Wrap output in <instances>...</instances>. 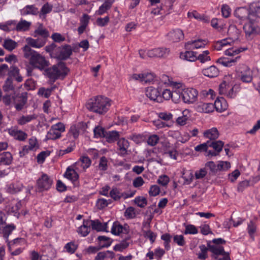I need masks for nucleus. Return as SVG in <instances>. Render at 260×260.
Segmentation results:
<instances>
[{
  "instance_id": "nucleus-8",
  "label": "nucleus",
  "mask_w": 260,
  "mask_h": 260,
  "mask_svg": "<svg viewBox=\"0 0 260 260\" xmlns=\"http://www.w3.org/2000/svg\"><path fill=\"white\" fill-rule=\"evenodd\" d=\"M55 51L57 52V53L56 55H53L54 58L59 60H66L72 54V49L70 45H65L57 48Z\"/></svg>"
},
{
  "instance_id": "nucleus-58",
  "label": "nucleus",
  "mask_w": 260,
  "mask_h": 260,
  "mask_svg": "<svg viewBox=\"0 0 260 260\" xmlns=\"http://www.w3.org/2000/svg\"><path fill=\"white\" fill-rule=\"evenodd\" d=\"M56 45L54 43H52L50 45H47L45 47V51L49 53L50 56L52 58H54L53 55H56L57 52L55 51L56 49Z\"/></svg>"
},
{
  "instance_id": "nucleus-59",
  "label": "nucleus",
  "mask_w": 260,
  "mask_h": 260,
  "mask_svg": "<svg viewBox=\"0 0 260 260\" xmlns=\"http://www.w3.org/2000/svg\"><path fill=\"white\" fill-rule=\"evenodd\" d=\"M129 243L126 241L124 240L120 243L116 244L114 247V250L118 251H122L124 249H126L129 246Z\"/></svg>"
},
{
  "instance_id": "nucleus-4",
  "label": "nucleus",
  "mask_w": 260,
  "mask_h": 260,
  "mask_svg": "<svg viewBox=\"0 0 260 260\" xmlns=\"http://www.w3.org/2000/svg\"><path fill=\"white\" fill-rule=\"evenodd\" d=\"M68 69L64 63L60 62L46 70V73L53 81L60 78H64L68 72Z\"/></svg>"
},
{
  "instance_id": "nucleus-48",
  "label": "nucleus",
  "mask_w": 260,
  "mask_h": 260,
  "mask_svg": "<svg viewBox=\"0 0 260 260\" xmlns=\"http://www.w3.org/2000/svg\"><path fill=\"white\" fill-rule=\"evenodd\" d=\"M209 147H212L217 153L222 150L224 144L223 142L221 141H209Z\"/></svg>"
},
{
  "instance_id": "nucleus-57",
  "label": "nucleus",
  "mask_w": 260,
  "mask_h": 260,
  "mask_svg": "<svg viewBox=\"0 0 260 260\" xmlns=\"http://www.w3.org/2000/svg\"><path fill=\"white\" fill-rule=\"evenodd\" d=\"M188 112L187 110H185L183 111V116L179 117L176 120L177 123L180 125H185L187 121L188 120V117L187 116V113Z\"/></svg>"
},
{
  "instance_id": "nucleus-41",
  "label": "nucleus",
  "mask_w": 260,
  "mask_h": 260,
  "mask_svg": "<svg viewBox=\"0 0 260 260\" xmlns=\"http://www.w3.org/2000/svg\"><path fill=\"white\" fill-rule=\"evenodd\" d=\"M209 54L210 52L208 50L204 51L198 56L196 55L197 60H198L202 63L208 62L211 60Z\"/></svg>"
},
{
  "instance_id": "nucleus-36",
  "label": "nucleus",
  "mask_w": 260,
  "mask_h": 260,
  "mask_svg": "<svg viewBox=\"0 0 260 260\" xmlns=\"http://www.w3.org/2000/svg\"><path fill=\"white\" fill-rule=\"evenodd\" d=\"M39 10L34 5H27L21 10V14L22 15H37Z\"/></svg>"
},
{
  "instance_id": "nucleus-53",
  "label": "nucleus",
  "mask_w": 260,
  "mask_h": 260,
  "mask_svg": "<svg viewBox=\"0 0 260 260\" xmlns=\"http://www.w3.org/2000/svg\"><path fill=\"white\" fill-rule=\"evenodd\" d=\"M61 134L60 132L55 130V129L51 126V128L48 131L46 135V138L48 139L55 140L60 138Z\"/></svg>"
},
{
  "instance_id": "nucleus-23",
  "label": "nucleus",
  "mask_w": 260,
  "mask_h": 260,
  "mask_svg": "<svg viewBox=\"0 0 260 260\" xmlns=\"http://www.w3.org/2000/svg\"><path fill=\"white\" fill-rule=\"evenodd\" d=\"M203 137L212 141L217 139L219 136V133L216 127H213L206 129L203 133Z\"/></svg>"
},
{
  "instance_id": "nucleus-11",
  "label": "nucleus",
  "mask_w": 260,
  "mask_h": 260,
  "mask_svg": "<svg viewBox=\"0 0 260 260\" xmlns=\"http://www.w3.org/2000/svg\"><path fill=\"white\" fill-rule=\"evenodd\" d=\"M8 132L14 139L19 141H24L27 137V134L26 133L18 129L16 126L8 129Z\"/></svg>"
},
{
  "instance_id": "nucleus-17",
  "label": "nucleus",
  "mask_w": 260,
  "mask_h": 260,
  "mask_svg": "<svg viewBox=\"0 0 260 260\" xmlns=\"http://www.w3.org/2000/svg\"><path fill=\"white\" fill-rule=\"evenodd\" d=\"M146 95L151 100L161 102L162 98L159 90L153 87H148L146 89Z\"/></svg>"
},
{
  "instance_id": "nucleus-42",
  "label": "nucleus",
  "mask_w": 260,
  "mask_h": 260,
  "mask_svg": "<svg viewBox=\"0 0 260 260\" xmlns=\"http://www.w3.org/2000/svg\"><path fill=\"white\" fill-rule=\"evenodd\" d=\"M78 245L74 241H71L65 244L63 247L64 251L70 254L74 253L78 248Z\"/></svg>"
},
{
  "instance_id": "nucleus-12",
  "label": "nucleus",
  "mask_w": 260,
  "mask_h": 260,
  "mask_svg": "<svg viewBox=\"0 0 260 260\" xmlns=\"http://www.w3.org/2000/svg\"><path fill=\"white\" fill-rule=\"evenodd\" d=\"M91 163V161L88 156H83L74 164V167L78 172H84L90 166Z\"/></svg>"
},
{
  "instance_id": "nucleus-30",
  "label": "nucleus",
  "mask_w": 260,
  "mask_h": 260,
  "mask_svg": "<svg viewBox=\"0 0 260 260\" xmlns=\"http://www.w3.org/2000/svg\"><path fill=\"white\" fill-rule=\"evenodd\" d=\"M114 0H106L105 2L99 7L95 13L99 15H102L110 10L114 3Z\"/></svg>"
},
{
  "instance_id": "nucleus-15",
  "label": "nucleus",
  "mask_w": 260,
  "mask_h": 260,
  "mask_svg": "<svg viewBox=\"0 0 260 260\" xmlns=\"http://www.w3.org/2000/svg\"><path fill=\"white\" fill-rule=\"evenodd\" d=\"M207 44V41L203 39L190 40L185 43V47L188 49L193 50L203 48Z\"/></svg>"
},
{
  "instance_id": "nucleus-6",
  "label": "nucleus",
  "mask_w": 260,
  "mask_h": 260,
  "mask_svg": "<svg viewBox=\"0 0 260 260\" xmlns=\"http://www.w3.org/2000/svg\"><path fill=\"white\" fill-rule=\"evenodd\" d=\"M53 183L52 179L47 174H43L37 180V186L39 191H43L49 189Z\"/></svg>"
},
{
  "instance_id": "nucleus-37",
  "label": "nucleus",
  "mask_w": 260,
  "mask_h": 260,
  "mask_svg": "<svg viewBox=\"0 0 260 260\" xmlns=\"http://www.w3.org/2000/svg\"><path fill=\"white\" fill-rule=\"evenodd\" d=\"M88 221L84 220L83 224L77 230V232L82 237L86 236L89 233L90 227Z\"/></svg>"
},
{
  "instance_id": "nucleus-7",
  "label": "nucleus",
  "mask_w": 260,
  "mask_h": 260,
  "mask_svg": "<svg viewBox=\"0 0 260 260\" xmlns=\"http://www.w3.org/2000/svg\"><path fill=\"white\" fill-rule=\"evenodd\" d=\"M198 92L193 88H186L182 92V98L185 103H192L197 99Z\"/></svg>"
},
{
  "instance_id": "nucleus-55",
  "label": "nucleus",
  "mask_w": 260,
  "mask_h": 260,
  "mask_svg": "<svg viewBox=\"0 0 260 260\" xmlns=\"http://www.w3.org/2000/svg\"><path fill=\"white\" fill-rule=\"evenodd\" d=\"M134 203L139 207L144 208L147 205V200L144 197L138 196L135 198Z\"/></svg>"
},
{
  "instance_id": "nucleus-14",
  "label": "nucleus",
  "mask_w": 260,
  "mask_h": 260,
  "mask_svg": "<svg viewBox=\"0 0 260 260\" xmlns=\"http://www.w3.org/2000/svg\"><path fill=\"white\" fill-rule=\"evenodd\" d=\"M219 92L220 94L226 95L229 98H234L236 95V92L234 91V87L227 85L225 82L219 85Z\"/></svg>"
},
{
  "instance_id": "nucleus-33",
  "label": "nucleus",
  "mask_w": 260,
  "mask_h": 260,
  "mask_svg": "<svg viewBox=\"0 0 260 260\" xmlns=\"http://www.w3.org/2000/svg\"><path fill=\"white\" fill-rule=\"evenodd\" d=\"M115 254L113 251L107 250L99 252L95 257L94 260H107L112 259L114 257Z\"/></svg>"
},
{
  "instance_id": "nucleus-35",
  "label": "nucleus",
  "mask_w": 260,
  "mask_h": 260,
  "mask_svg": "<svg viewBox=\"0 0 260 260\" xmlns=\"http://www.w3.org/2000/svg\"><path fill=\"white\" fill-rule=\"evenodd\" d=\"M13 160V157L9 152H5L0 155V166L10 165Z\"/></svg>"
},
{
  "instance_id": "nucleus-1",
  "label": "nucleus",
  "mask_w": 260,
  "mask_h": 260,
  "mask_svg": "<svg viewBox=\"0 0 260 260\" xmlns=\"http://www.w3.org/2000/svg\"><path fill=\"white\" fill-rule=\"evenodd\" d=\"M22 50L24 57L29 60V64L34 68L42 71L48 66L49 62L45 57L28 45H25Z\"/></svg>"
},
{
  "instance_id": "nucleus-56",
  "label": "nucleus",
  "mask_w": 260,
  "mask_h": 260,
  "mask_svg": "<svg viewBox=\"0 0 260 260\" xmlns=\"http://www.w3.org/2000/svg\"><path fill=\"white\" fill-rule=\"evenodd\" d=\"M184 226L185 228L184 232L185 235H195L198 233V229L193 224H184Z\"/></svg>"
},
{
  "instance_id": "nucleus-13",
  "label": "nucleus",
  "mask_w": 260,
  "mask_h": 260,
  "mask_svg": "<svg viewBox=\"0 0 260 260\" xmlns=\"http://www.w3.org/2000/svg\"><path fill=\"white\" fill-rule=\"evenodd\" d=\"M13 104L17 111H21L27 103V96L25 94L17 95L12 97Z\"/></svg>"
},
{
  "instance_id": "nucleus-47",
  "label": "nucleus",
  "mask_w": 260,
  "mask_h": 260,
  "mask_svg": "<svg viewBox=\"0 0 260 260\" xmlns=\"http://www.w3.org/2000/svg\"><path fill=\"white\" fill-rule=\"evenodd\" d=\"M55 88V86L52 87L50 88H45L44 87L40 88L38 91V94L39 96H43L45 98H48Z\"/></svg>"
},
{
  "instance_id": "nucleus-50",
  "label": "nucleus",
  "mask_w": 260,
  "mask_h": 260,
  "mask_svg": "<svg viewBox=\"0 0 260 260\" xmlns=\"http://www.w3.org/2000/svg\"><path fill=\"white\" fill-rule=\"evenodd\" d=\"M109 196L114 200L118 201L123 198V192L117 188H113L110 191Z\"/></svg>"
},
{
  "instance_id": "nucleus-26",
  "label": "nucleus",
  "mask_w": 260,
  "mask_h": 260,
  "mask_svg": "<svg viewBox=\"0 0 260 260\" xmlns=\"http://www.w3.org/2000/svg\"><path fill=\"white\" fill-rule=\"evenodd\" d=\"M127 225H122L119 222L115 221L113 223L111 232L114 235H119L121 233L127 232Z\"/></svg>"
},
{
  "instance_id": "nucleus-43",
  "label": "nucleus",
  "mask_w": 260,
  "mask_h": 260,
  "mask_svg": "<svg viewBox=\"0 0 260 260\" xmlns=\"http://www.w3.org/2000/svg\"><path fill=\"white\" fill-rule=\"evenodd\" d=\"M240 58L239 56H237L234 59H229L226 58H220L218 59L217 62L223 65L224 67H230L233 63L236 62L237 59Z\"/></svg>"
},
{
  "instance_id": "nucleus-44",
  "label": "nucleus",
  "mask_w": 260,
  "mask_h": 260,
  "mask_svg": "<svg viewBox=\"0 0 260 260\" xmlns=\"http://www.w3.org/2000/svg\"><path fill=\"white\" fill-rule=\"evenodd\" d=\"M180 84H177L176 86H177V89H176L172 91V97L171 98V100L175 103H178L181 99V96H182V92L181 89L179 88V85Z\"/></svg>"
},
{
  "instance_id": "nucleus-61",
  "label": "nucleus",
  "mask_w": 260,
  "mask_h": 260,
  "mask_svg": "<svg viewBox=\"0 0 260 260\" xmlns=\"http://www.w3.org/2000/svg\"><path fill=\"white\" fill-rule=\"evenodd\" d=\"M201 251L198 254V257L200 259H205L207 257V248L202 245L200 246Z\"/></svg>"
},
{
  "instance_id": "nucleus-51",
  "label": "nucleus",
  "mask_w": 260,
  "mask_h": 260,
  "mask_svg": "<svg viewBox=\"0 0 260 260\" xmlns=\"http://www.w3.org/2000/svg\"><path fill=\"white\" fill-rule=\"evenodd\" d=\"M52 8L53 6L48 3L44 4L41 9L39 14L40 17L41 18H45V15L52 11Z\"/></svg>"
},
{
  "instance_id": "nucleus-64",
  "label": "nucleus",
  "mask_w": 260,
  "mask_h": 260,
  "mask_svg": "<svg viewBox=\"0 0 260 260\" xmlns=\"http://www.w3.org/2000/svg\"><path fill=\"white\" fill-rule=\"evenodd\" d=\"M3 90L6 92L13 90L14 87L13 85L12 80L9 78L7 79L3 85Z\"/></svg>"
},
{
  "instance_id": "nucleus-38",
  "label": "nucleus",
  "mask_w": 260,
  "mask_h": 260,
  "mask_svg": "<svg viewBox=\"0 0 260 260\" xmlns=\"http://www.w3.org/2000/svg\"><path fill=\"white\" fill-rule=\"evenodd\" d=\"M182 178L184 180V184H189L193 180V174L190 170L183 169L182 171Z\"/></svg>"
},
{
  "instance_id": "nucleus-62",
  "label": "nucleus",
  "mask_w": 260,
  "mask_h": 260,
  "mask_svg": "<svg viewBox=\"0 0 260 260\" xmlns=\"http://www.w3.org/2000/svg\"><path fill=\"white\" fill-rule=\"evenodd\" d=\"M159 140V137L156 135H152L149 136L147 139V143L151 146H155Z\"/></svg>"
},
{
  "instance_id": "nucleus-25",
  "label": "nucleus",
  "mask_w": 260,
  "mask_h": 260,
  "mask_svg": "<svg viewBox=\"0 0 260 260\" xmlns=\"http://www.w3.org/2000/svg\"><path fill=\"white\" fill-rule=\"evenodd\" d=\"M26 42L29 47H32L35 48H40L43 47L46 44V40L44 39L38 38L34 39L32 38L28 37L26 39Z\"/></svg>"
},
{
  "instance_id": "nucleus-45",
  "label": "nucleus",
  "mask_w": 260,
  "mask_h": 260,
  "mask_svg": "<svg viewBox=\"0 0 260 260\" xmlns=\"http://www.w3.org/2000/svg\"><path fill=\"white\" fill-rule=\"evenodd\" d=\"M246 48H230L226 49L224 51V54L228 56H234L238 54L239 53L246 50Z\"/></svg>"
},
{
  "instance_id": "nucleus-63",
  "label": "nucleus",
  "mask_w": 260,
  "mask_h": 260,
  "mask_svg": "<svg viewBox=\"0 0 260 260\" xmlns=\"http://www.w3.org/2000/svg\"><path fill=\"white\" fill-rule=\"evenodd\" d=\"M160 188L157 185H151L148 191L149 195L150 197H155L159 194Z\"/></svg>"
},
{
  "instance_id": "nucleus-54",
  "label": "nucleus",
  "mask_w": 260,
  "mask_h": 260,
  "mask_svg": "<svg viewBox=\"0 0 260 260\" xmlns=\"http://www.w3.org/2000/svg\"><path fill=\"white\" fill-rule=\"evenodd\" d=\"M143 76L142 83H152L156 78L153 73L148 72L143 73Z\"/></svg>"
},
{
  "instance_id": "nucleus-32",
  "label": "nucleus",
  "mask_w": 260,
  "mask_h": 260,
  "mask_svg": "<svg viewBox=\"0 0 260 260\" xmlns=\"http://www.w3.org/2000/svg\"><path fill=\"white\" fill-rule=\"evenodd\" d=\"M37 116L35 114L22 115L17 119V122L19 125H23L31 121L36 119Z\"/></svg>"
},
{
  "instance_id": "nucleus-22",
  "label": "nucleus",
  "mask_w": 260,
  "mask_h": 260,
  "mask_svg": "<svg viewBox=\"0 0 260 260\" xmlns=\"http://www.w3.org/2000/svg\"><path fill=\"white\" fill-rule=\"evenodd\" d=\"M167 36L170 40L177 42L183 39L184 34L181 29L176 28L171 30Z\"/></svg>"
},
{
  "instance_id": "nucleus-28",
  "label": "nucleus",
  "mask_w": 260,
  "mask_h": 260,
  "mask_svg": "<svg viewBox=\"0 0 260 260\" xmlns=\"http://www.w3.org/2000/svg\"><path fill=\"white\" fill-rule=\"evenodd\" d=\"M214 106L211 103L200 102L196 106V110L199 112L210 113L213 111Z\"/></svg>"
},
{
  "instance_id": "nucleus-31",
  "label": "nucleus",
  "mask_w": 260,
  "mask_h": 260,
  "mask_svg": "<svg viewBox=\"0 0 260 260\" xmlns=\"http://www.w3.org/2000/svg\"><path fill=\"white\" fill-rule=\"evenodd\" d=\"M214 108H215L217 111L221 112L225 110L228 108V104L224 99L221 98L217 99L215 102Z\"/></svg>"
},
{
  "instance_id": "nucleus-27",
  "label": "nucleus",
  "mask_w": 260,
  "mask_h": 260,
  "mask_svg": "<svg viewBox=\"0 0 260 260\" xmlns=\"http://www.w3.org/2000/svg\"><path fill=\"white\" fill-rule=\"evenodd\" d=\"M78 172L74 167V165L68 167L64 174V176L72 181H76L79 178Z\"/></svg>"
},
{
  "instance_id": "nucleus-2",
  "label": "nucleus",
  "mask_w": 260,
  "mask_h": 260,
  "mask_svg": "<svg viewBox=\"0 0 260 260\" xmlns=\"http://www.w3.org/2000/svg\"><path fill=\"white\" fill-rule=\"evenodd\" d=\"M111 101L103 96H97L90 99L86 103V106L89 111L103 114L106 113L111 105Z\"/></svg>"
},
{
  "instance_id": "nucleus-60",
  "label": "nucleus",
  "mask_w": 260,
  "mask_h": 260,
  "mask_svg": "<svg viewBox=\"0 0 260 260\" xmlns=\"http://www.w3.org/2000/svg\"><path fill=\"white\" fill-rule=\"evenodd\" d=\"M170 181L169 177L166 175H162L158 177L157 180V183L162 186H166Z\"/></svg>"
},
{
  "instance_id": "nucleus-19",
  "label": "nucleus",
  "mask_w": 260,
  "mask_h": 260,
  "mask_svg": "<svg viewBox=\"0 0 260 260\" xmlns=\"http://www.w3.org/2000/svg\"><path fill=\"white\" fill-rule=\"evenodd\" d=\"M23 188L22 183L19 181H15L7 184L5 189L7 192L10 194H15L21 191Z\"/></svg>"
},
{
  "instance_id": "nucleus-5",
  "label": "nucleus",
  "mask_w": 260,
  "mask_h": 260,
  "mask_svg": "<svg viewBox=\"0 0 260 260\" xmlns=\"http://www.w3.org/2000/svg\"><path fill=\"white\" fill-rule=\"evenodd\" d=\"M238 77L243 83H249L253 79V71L245 64H239L236 69Z\"/></svg>"
},
{
  "instance_id": "nucleus-49",
  "label": "nucleus",
  "mask_w": 260,
  "mask_h": 260,
  "mask_svg": "<svg viewBox=\"0 0 260 260\" xmlns=\"http://www.w3.org/2000/svg\"><path fill=\"white\" fill-rule=\"evenodd\" d=\"M104 137L108 142L111 143L117 140L119 138V134L116 131H109L106 132Z\"/></svg>"
},
{
  "instance_id": "nucleus-9",
  "label": "nucleus",
  "mask_w": 260,
  "mask_h": 260,
  "mask_svg": "<svg viewBox=\"0 0 260 260\" xmlns=\"http://www.w3.org/2000/svg\"><path fill=\"white\" fill-rule=\"evenodd\" d=\"M235 16L239 19L245 21H253L254 16L250 14V10L245 7L237 8L234 12Z\"/></svg>"
},
{
  "instance_id": "nucleus-21",
  "label": "nucleus",
  "mask_w": 260,
  "mask_h": 260,
  "mask_svg": "<svg viewBox=\"0 0 260 260\" xmlns=\"http://www.w3.org/2000/svg\"><path fill=\"white\" fill-rule=\"evenodd\" d=\"M89 225H91L93 230H96L98 232H108V222L102 223L99 220H91L89 221Z\"/></svg>"
},
{
  "instance_id": "nucleus-18",
  "label": "nucleus",
  "mask_w": 260,
  "mask_h": 260,
  "mask_svg": "<svg viewBox=\"0 0 260 260\" xmlns=\"http://www.w3.org/2000/svg\"><path fill=\"white\" fill-rule=\"evenodd\" d=\"M169 52L167 48H157L147 50V55L149 57H161L168 55Z\"/></svg>"
},
{
  "instance_id": "nucleus-34",
  "label": "nucleus",
  "mask_w": 260,
  "mask_h": 260,
  "mask_svg": "<svg viewBox=\"0 0 260 260\" xmlns=\"http://www.w3.org/2000/svg\"><path fill=\"white\" fill-rule=\"evenodd\" d=\"M197 53L192 51H186L180 53V57L183 60L188 61H195L197 60Z\"/></svg>"
},
{
  "instance_id": "nucleus-16",
  "label": "nucleus",
  "mask_w": 260,
  "mask_h": 260,
  "mask_svg": "<svg viewBox=\"0 0 260 260\" xmlns=\"http://www.w3.org/2000/svg\"><path fill=\"white\" fill-rule=\"evenodd\" d=\"M118 154L121 156H125L128 154V149L129 147L128 141L124 138L119 139L117 141Z\"/></svg>"
},
{
  "instance_id": "nucleus-3",
  "label": "nucleus",
  "mask_w": 260,
  "mask_h": 260,
  "mask_svg": "<svg viewBox=\"0 0 260 260\" xmlns=\"http://www.w3.org/2000/svg\"><path fill=\"white\" fill-rule=\"evenodd\" d=\"M225 243L223 239L217 238L213 239L212 243L209 244V249L213 253V256L216 260H230L229 253L224 251L221 245Z\"/></svg>"
},
{
  "instance_id": "nucleus-39",
  "label": "nucleus",
  "mask_w": 260,
  "mask_h": 260,
  "mask_svg": "<svg viewBox=\"0 0 260 260\" xmlns=\"http://www.w3.org/2000/svg\"><path fill=\"white\" fill-rule=\"evenodd\" d=\"M15 20H9L4 23H0V29L5 31L15 30Z\"/></svg>"
},
{
  "instance_id": "nucleus-24",
  "label": "nucleus",
  "mask_w": 260,
  "mask_h": 260,
  "mask_svg": "<svg viewBox=\"0 0 260 260\" xmlns=\"http://www.w3.org/2000/svg\"><path fill=\"white\" fill-rule=\"evenodd\" d=\"M202 73L210 78H215L219 74V70L215 66H211L202 70Z\"/></svg>"
},
{
  "instance_id": "nucleus-10",
  "label": "nucleus",
  "mask_w": 260,
  "mask_h": 260,
  "mask_svg": "<svg viewBox=\"0 0 260 260\" xmlns=\"http://www.w3.org/2000/svg\"><path fill=\"white\" fill-rule=\"evenodd\" d=\"M243 29L246 36H250L260 34V27L253 23L254 21H246Z\"/></svg>"
},
{
  "instance_id": "nucleus-20",
  "label": "nucleus",
  "mask_w": 260,
  "mask_h": 260,
  "mask_svg": "<svg viewBox=\"0 0 260 260\" xmlns=\"http://www.w3.org/2000/svg\"><path fill=\"white\" fill-rule=\"evenodd\" d=\"M38 148V142L36 138L32 137L28 140V144L23 147L22 151L20 152V154L25 155L30 151L36 150Z\"/></svg>"
},
{
  "instance_id": "nucleus-46",
  "label": "nucleus",
  "mask_w": 260,
  "mask_h": 260,
  "mask_svg": "<svg viewBox=\"0 0 260 260\" xmlns=\"http://www.w3.org/2000/svg\"><path fill=\"white\" fill-rule=\"evenodd\" d=\"M21 203L15 200L12 201L11 203L8 205L9 210L13 213H17L21 207Z\"/></svg>"
},
{
  "instance_id": "nucleus-52",
  "label": "nucleus",
  "mask_w": 260,
  "mask_h": 260,
  "mask_svg": "<svg viewBox=\"0 0 260 260\" xmlns=\"http://www.w3.org/2000/svg\"><path fill=\"white\" fill-rule=\"evenodd\" d=\"M98 239L100 242V246L102 247H108L111 245L112 242L111 239L104 236H99Z\"/></svg>"
},
{
  "instance_id": "nucleus-40",
  "label": "nucleus",
  "mask_w": 260,
  "mask_h": 260,
  "mask_svg": "<svg viewBox=\"0 0 260 260\" xmlns=\"http://www.w3.org/2000/svg\"><path fill=\"white\" fill-rule=\"evenodd\" d=\"M17 45V43L11 39L5 40L3 45V47L9 51H11L15 49Z\"/></svg>"
},
{
  "instance_id": "nucleus-29",
  "label": "nucleus",
  "mask_w": 260,
  "mask_h": 260,
  "mask_svg": "<svg viewBox=\"0 0 260 260\" xmlns=\"http://www.w3.org/2000/svg\"><path fill=\"white\" fill-rule=\"evenodd\" d=\"M31 22L25 20H21L18 23L15 20V30L17 31H25L29 29L31 25Z\"/></svg>"
}]
</instances>
